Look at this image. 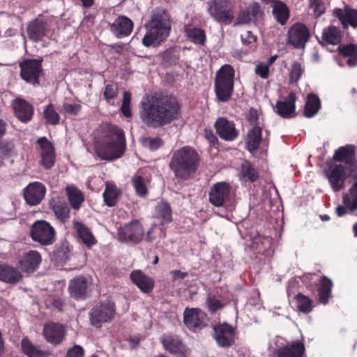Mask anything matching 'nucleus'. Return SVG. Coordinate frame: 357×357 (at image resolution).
I'll return each instance as SVG.
<instances>
[{
    "label": "nucleus",
    "mask_w": 357,
    "mask_h": 357,
    "mask_svg": "<svg viewBox=\"0 0 357 357\" xmlns=\"http://www.w3.org/2000/svg\"><path fill=\"white\" fill-rule=\"evenodd\" d=\"M179 116L180 105L174 96H146L141 102L140 118L149 127L155 128L167 125Z\"/></svg>",
    "instance_id": "f257e3e1"
},
{
    "label": "nucleus",
    "mask_w": 357,
    "mask_h": 357,
    "mask_svg": "<svg viewBox=\"0 0 357 357\" xmlns=\"http://www.w3.org/2000/svg\"><path fill=\"white\" fill-rule=\"evenodd\" d=\"M199 156L192 147L183 146L174 152L169 167L179 181L192 179L198 169Z\"/></svg>",
    "instance_id": "f03ea898"
},
{
    "label": "nucleus",
    "mask_w": 357,
    "mask_h": 357,
    "mask_svg": "<svg viewBox=\"0 0 357 357\" xmlns=\"http://www.w3.org/2000/svg\"><path fill=\"white\" fill-rule=\"evenodd\" d=\"M126 147L123 130L116 126H110L105 131L102 139L96 142L95 152L102 160H113L123 155Z\"/></svg>",
    "instance_id": "7ed1b4c3"
},
{
    "label": "nucleus",
    "mask_w": 357,
    "mask_h": 357,
    "mask_svg": "<svg viewBox=\"0 0 357 357\" xmlns=\"http://www.w3.org/2000/svg\"><path fill=\"white\" fill-rule=\"evenodd\" d=\"M147 31L142 39V43L146 47H150L160 43L165 40L171 29L170 17L164 10H156L151 16Z\"/></svg>",
    "instance_id": "20e7f679"
},
{
    "label": "nucleus",
    "mask_w": 357,
    "mask_h": 357,
    "mask_svg": "<svg viewBox=\"0 0 357 357\" xmlns=\"http://www.w3.org/2000/svg\"><path fill=\"white\" fill-rule=\"evenodd\" d=\"M234 70L229 64L222 66L216 73L214 88L216 98L218 101H229L234 92Z\"/></svg>",
    "instance_id": "39448f33"
},
{
    "label": "nucleus",
    "mask_w": 357,
    "mask_h": 357,
    "mask_svg": "<svg viewBox=\"0 0 357 357\" xmlns=\"http://www.w3.org/2000/svg\"><path fill=\"white\" fill-rule=\"evenodd\" d=\"M207 10L218 22L230 24L234 20V6L231 0H210Z\"/></svg>",
    "instance_id": "423d86ee"
},
{
    "label": "nucleus",
    "mask_w": 357,
    "mask_h": 357,
    "mask_svg": "<svg viewBox=\"0 0 357 357\" xmlns=\"http://www.w3.org/2000/svg\"><path fill=\"white\" fill-rule=\"evenodd\" d=\"M31 236L33 241L43 245H50L54 243L55 230L45 220H37L31 227Z\"/></svg>",
    "instance_id": "0eeeda50"
},
{
    "label": "nucleus",
    "mask_w": 357,
    "mask_h": 357,
    "mask_svg": "<svg viewBox=\"0 0 357 357\" xmlns=\"http://www.w3.org/2000/svg\"><path fill=\"white\" fill-rule=\"evenodd\" d=\"M117 235L121 242L138 243L142 240L144 231L139 221L135 219L121 227Z\"/></svg>",
    "instance_id": "6e6552de"
},
{
    "label": "nucleus",
    "mask_w": 357,
    "mask_h": 357,
    "mask_svg": "<svg viewBox=\"0 0 357 357\" xmlns=\"http://www.w3.org/2000/svg\"><path fill=\"white\" fill-rule=\"evenodd\" d=\"M42 59H25L20 63V76L32 85L39 84V77L43 71Z\"/></svg>",
    "instance_id": "1a4fd4ad"
},
{
    "label": "nucleus",
    "mask_w": 357,
    "mask_h": 357,
    "mask_svg": "<svg viewBox=\"0 0 357 357\" xmlns=\"http://www.w3.org/2000/svg\"><path fill=\"white\" fill-rule=\"evenodd\" d=\"M213 337L220 347L228 348L235 342L236 328L227 322L213 326Z\"/></svg>",
    "instance_id": "9d476101"
},
{
    "label": "nucleus",
    "mask_w": 357,
    "mask_h": 357,
    "mask_svg": "<svg viewBox=\"0 0 357 357\" xmlns=\"http://www.w3.org/2000/svg\"><path fill=\"white\" fill-rule=\"evenodd\" d=\"M50 31V26L42 15L30 21L26 26V33L30 40L42 41Z\"/></svg>",
    "instance_id": "9b49d317"
},
{
    "label": "nucleus",
    "mask_w": 357,
    "mask_h": 357,
    "mask_svg": "<svg viewBox=\"0 0 357 357\" xmlns=\"http://www.w3.org/2000/svg\"><path fill=\"white\" fill-rule=\"evenodd\" d=\"M114 312L113 303H107L96 305L91 309L89 313L91 324L100 328L102 323L107 322L114 317Z\"/></svg>",
    "instance_id": "f8f14e48"
},
{
    "label": "nucleus",
    "mask_w": 357,
    "mask_h": 357,
    "mask_svg": "<svg viewBox=\"0 0 357 357\" xmlns=\"http://www.w3.org/2000/svg\"><path fill=\"white\" fill-rule=\"evenodd\" d=\"M346 168L341 164H331L326 170V176L334 192H339L346 181Z\"/></svg>",
    "instance_id": "ddd939ff"
},
{
    "label": "nucleus",
    "mask_w": 357,
    "mask_h": 357,
    "mask_svg": "<svg viewBox=\"0 0 357 357\" xmlns=\"http://www.w3.org/2000/svg\"><path fill=\"white\" fill-rule=\"evenodd\" d=\"M310 36L308 28L303 23L294 24L288 31V42L296 48L304 47Z\"/></svg>",
    "instance_id": "4468645a"
},
{
    "label": "nucleus",
    "mask_w": 357,
    "mask_h": 357,
    "mask_svg": "<svg viewBox=\"0 0 357 357\" xmlns=\"http://www.w3.org/2000/svg\"><path fill=\"white\" fill-rule=\"evenodd\" d=\"M46 187L38 181L31 182L24 189V199L29 206H37L44 199Z\"/></svg>",
    "instance_id": "2eb2a0df"
},
{
    "label": "nucleus",
    "mask_w": 357,
    "mask_h": 357,
    "mask_svg": "<svg viewBox=\"0 0 357 357\" xmlns=\"http://www.w3.org/2000/svg\"><path fill=\"white\" fill-rule=\"evenodd\" d=\"M214 127L218 136L225 141H234L239 135V131L236 128L234 122L225 117L218 118Z\"/></svg>",
    "instance_id": "dca6fc26"
},
{
    "label": "nucleus",
    "mask_w": 357,
    "mask_h": 357,
    "mask_svg": "<svg viewBox=\"0 0 357 357\" xmlns=\"http://www.w3.org/2000/svg\"><path fill=\"white\" fill-rule=\"evenodd\" d=\"M38 152L40 156V164L45 169H50L55 162L54 149L51 142L45 137L37 139Z\"/></svg>",
    "instance_id": "f3484780"
},
{
    "label": "nucleus",
    "mask_w": 357,
    "mask_h": 357,
    "mask_svg": "<svg viewBox=\"0 0 357 357\" xmlns=\"http://www.w3.org/2000/svg\"><path fill=\"white\" fill-rule=\"evenodd\" d=\"M43 334L47 342L58 345L65 339L66 332L62 324L50 322L44 324Z\"/></svg>",
    "instance_id": "a211bd4d"
},
{
    "label": "nucleus",
    "mask_w": 357,
    "mask_h": 357,
    "mask_svg": "<svg viewBox=\"0 0 357 357\" xmlns=\"http://www.w3.org/2000/svg\"><path fill=\"white\" fill-rule=\"evenodd\" d=\"M296 96L294 92H291L283 100L277 101L275 112L283 119H289L296 116Z\"/></svg>",
    "instance_id": "6ab92c4d"
},
{
    "label": "nucleus",
    "mask_w": 357,
    "mask_h": 357,
    "mask_svg": "<svg viewBox=\"0 0 357 357\" xmlns=\"http://www.w3.org/2000/svg\"><path fill=\"white\" fill-rule=\"evenodd\" d=\"M230 185L226 182H220L214 184L209 192L210 202L218 207L223 206L230 195Z\"/></svg>",
    "instance_id": "aec40b11"
},
{
    "label": "nucleus",
    "mask_w": 357,
    "mask_h": 357,
    "mask_svg": "<svg viewBox=\"0 0 357 357\" xmlns=\"http://www.w3.org/2000/svg\"><path fill=\"white\" fill-rule=\"evenodd\" d=\"M41 261L42 257L38 251L30 250L22 256L17 264L22 271L30 274L39 267Z\"/></svg>",
    "instance_id": "412c9836"
},
{
    "label": "nucleus",
    "mask_w": 357,
    "mask_h": 357,
    "mask_svg": "<svg viewBox=\"0 0 357 357\" xmlns=\"http://www.w3.org/2000/svg\"><path fill=\"white\" fill-rule=\"evenodd\" d=\"M109 26L111 32L117 38H123L132 32L133 22L128 17L120 15Z\"/></svg>",
    "instance_id": "4be33fe9"
},
{
    "label": "nucleus",
    "mask_w": 357,
    "mask_h": 357,
    "mask_svg": "<svg viewBox=\"0 0 357 357\" xmlns=\"http://www.w3.org/2000/svg\"><path fill=\"white\" fill-rule=\"evenodd\" d=\"M333 15L338 18L344 29L349 26L357 27V10L349 6H345L344 9L337 8L333 10Z\"/></svg>",
    "instance_id": "5701e85b"
},
{
    "label": "nucleus",
    "mask_w": 357,
    "mask_h": 357,
    "mask_svg": "<svg viewBox=\"0 0 357 357\" xmlns=\"http://www.w3.org/2000/svg\"><path fill=\"white\" fill-rule=\"evenodd\" d=\"M13 109L15 116L22 123L30 121L33 116V106L25 100L17 98L13 102Z\"/></svg>",
    "instance_id": "b1692460"
},
{
    "label": "nucleus",
    "mask_w": 357,
    "mask_h": 357,
    "mask_svg": "<svg viewBox=\"0 0 357 357\" xmlns=\"http://www.w3.org/2000/svg\"><path fill=\"white\" fill-rule=\"evenodd\" d=\"M130 278L132 282L143 293H150L154 287V280L152 278L146 275L142 271L135 270L131 272Z\"/></svg>",
    "instance_id": "393cba45"
},
{
    "label": "nucleus",
    "mask_w": 357,
    "mask_h": 357,
    "mask_svg": "<svg viewBox=\"0 0 357 357\" xmlns=\"http://www.w3.org/2000/svg\"><path fill=\"white\" fill-rule=\"evenodd\" d=\"M23 275L17 268L8 265L0 264V280L15 284L22 280Z\"/></svg>",
    "instance_id": "a878e982"
},
{
    "label": "nucleus",
    "mask_w": 357,
    "mask_h": 357,
    "mask_svg": "<svg viewBox=\"0 0 357 357\" xmlns=\"http://www.w3.org/2000/svg\"><path fill=\"white\" fill-rule=\"evenodd\" d=\"M49 206L56 217L61 222H66L69 218L70 208L64 200L59 197L52 198L49 201Z\"/></svg>",
    "instance_id": "bb28decb"
},
{
    "label": "nucleus",
    "mask_w": 357,
    "mask_h": 357,
    "mask_svg": "<svg viewBox=\"0 0 357 357\" xmlns=\"http://www.w3.org/2000/svg\"><path fill=\"white\" fill-rule=\"evenodd\" d=\"M73 228L79 238L87 248H91L97 243V240L91 230L82 222L78 221L75 222Z\"/></svg>",
    "instance_id": "cd10ccee"
},
{
    "label": "nucleus",
    "mask_w": 357,
    "mask_h": 357,
    "mask_svg": "<svg viewBox=\"0 0 357 357\" xmlns=\"http://www.w3.org/2000/svg\"><path fill=\"white\" fill-rule=\"evenodd\" d=\"M356 147L351 144H347L340 147L335 151L333 160L336 162H344L349 165L355 160Z\"/></svg>",
    "instance_id": "c85d7f7f"
},
{
    "label": "nucleus",
    "mask_w": 357,
    "mask_h": 357,
    "mask_svg": "<svg viewBox=\"0 0 357 357\" xmlns=\"http://www.w3.org/2000/svg\"><path fill=\"white\" fill-rule=\"evenodd\" d=\"M304 353L303 343L297 341L280 349L277 352V357H303Z\"/></svg>",
    "instance_id": "c756f323"
},
{
    "label": "nucleus",
    "mask_w": 357,
    "mask_h": 357,
    "mask_svg": "<svg viewBox=\"0 0 357 357\" xmlns=\"http://www.w3.org/2000/svg\"><path fill=\"white\" fill-rule=\"evenodd\" d=\"M333 286L332 280L328 277L323 275L321 278L317 289L319 302L320 303L326 305L328 303L329 298L331 296Z\"/></svg>",
    "instance_id": "7c9ffc66"
},
{
    "label": "nucleus",
    "mask_w": 357,
    "mask_h": 357,
    "mask_svg": "<svg viewBox=\"0 0 357 357\" xmlns=\"http://www.w3.org/2000/svg\"><path fill=\"white\" fill-rule=\"evenodd\" d=\"M199 308L186 307L183 312V321L185 325L190 330L195 331L199 328L201 321L199 319Z\"/></svg>",
    "instance_id": "2f4dec72"
},
{
    "label": "nucleus",
    "mask_w": 357,
    "mask_h": 357,
    "mask_svg": "<svg viewBox=\"0 0 357 357\" xmlns=\"http://www.w3.org/2000/svg\"><path fill=\"white\" fill-rule=\"evenodd\" d=\"M87 289V280L85 278L79 276L70 280L68 289L71 296L80 298L86 293Z\"/></svg>",
    "instance_id": "473e14b6"
},
{
    "label": "nucleus",
    "mask_w": 357,
    "mask_h": 357,
    "mask_svg": "<svg viewBox=\"0 0 357 357\" xmlns=\"http://www.w3.org/2000/svg\"><path fill=\"white\" fill-rule=\"evenodd\" d=\"M341 30L333 25L325 28L322 32L321 39L324 44L337 45L342 40Z\"/></svg>",
    "instance_id": "72a5a7b5"
},
{
    "label": "nucleus",
    "mask_w": 357,
    "mask_h": 357,
    "mask_svg": "<svg viewBox=\"0 0 357 357\" xmlns=\"http://www.w3.org/2000/svg\"><path fill=\"white\" fill-rule=\"evenodd\" d=\"M68 200L71 207L75 210L79 209L82 204L84 201V195L82 192L77 187L73 185L66 187Z\"/></svg>",
    "instance_id": "f704fd0d"
},
{
    "label": "nucleus",
    "mask_w": 357,
    "mask_h": 357,
    "mask_svg": "<svg viewBox=\"0 0 357 357\" xmlns=\"http://www.w3.org/2000/svg\"><path fill=\"white\" fill-rule=\"evenodd\" d=\"M261 132L262 130L261 127L258 126L252 127L248 131L246 144L247 149L250 153H252L259 149L261 142Z\"/></svg>",
    "instance_id": "c9c22d12"
},
{
    "label": "nucleus",
    "mask_w": 357,
    "mask_h": 357,
    "mask_svg": "<svg viewBox=\"0 0 357 357\" xmlns=\"http://www.w3.org/2000/svg\"><path fill=\"white\" fill-rule=\"evenodd\" d=\"M321 108V102L319 97L314 93H310L307 96L305 104L304 116L307 118L314 116Z\"/></svg>",
    "instance_id": "e433bc0d"
},
{
    "label": "nucleus",
    "mask_w": 357,
    "mask_h": 357,
    "mask_svg": "<svg viewBox=\"0 0 357 357\" xmlns=\"http://www.w3.org/2000/svg\"><path fill=\"white\" fill-rule=\"evenodd\" d=\"M21 347L22 352L28 357H47L48 356V352L41 350L27 337L22 340Z\"/></svg>",
    "instance_id": "4c0bfd02"
},
{
    "label": "nucleus",
    "mask_w": 357,
    "mask_h": 357,
    "mask_svg": "<svg viewBox=\"0 0 357 357\" xmlns=\"http://www.w3.org/2000/svg\"><path fill=\"white\" fill-rule=\"evenodd\" d=\"M273 15L279 24L284 25L289 17V10L284 3L275 1L273 5Z\"/></svg>",
    "instance_id": "58836bf2"
},
{
    "label": "nucleus",
    "mask_w": 357,
    "mask_h": 357,
    "mask_svg": "<svg viewBox=\"0 0 357 357\" xmlns=\"http://www.w3.org/2000/svg\"><path fill=\"white\" fill-rule=\"evenodd\" d=\"M120 195V191L116 185L111 182H106L105 189L103 192V198L105 204L109 206H113L116 204L118 197Z\"/></svg>",
    "instance_id": "ea45409f"
},
{
    "label": "nucleus",
    "mask_w": 357,
    "mask_h": 357,
    "mask_svg": "<svg viewBox=\"0 0 357 357\" xmlns=\"http://www.w3.org/2000/svg\"><path fill=\"white\" fill-rule=\"evenodd\" d=\"M241 176L245 181L255 182L259 177L258 170L248 160H245L241 165Z\"/></svg>",
    "instance_id": "a19ab883"
},
{
    "label": "nucleus",
    "mask_w": 357,
    "mask_h": 357,
    "mask_svg": "<svg viewBox=\"0 0 357 357\" xmlns=\"http://www.w3.org/2000/svg\"><path fill=\"white\" fill-rule=\"evenodd\" d=\"M161 343L163 345L165 350L171 354H180L183 351V345L181 340L173 335H167L162 338Z\"/></svg>",
    "instance_id": "79ce46f5"
},
{
    "label": "nucleus",
    "mask_w": 357,
    "mask_h": 357,
    "mask_svg": "<svg viewBox=\"0 0 357 357\" xmlns=\"http://www.w3.org/2000/svg\"><path fill=\"white\" fill-rule=\"evenodd\" d=\"M294 301L297 310L301 312L308 314L314 308L312 300L301 293L295 296Z\"/></svg>",
    "instance_id": "37998d69"
},
{
    "label": "nucleus",
    "mask_w": 357,
    "mask_h": 357,
    "mask_svg": "<svg viewBox=\"0 0 357 357\" xmlns=\"http://www.w3.org/2000/svg\"><path fill=\"white\" fill-rule=\"evenodd\" d=\"M342 201L351 212L357 209V182L352 185L348 193L343 195Z\"/></svg>",
    "instance_id": "c03bdc74"
},
{
    "label": "nucleus",
    "mask_w": 357,
    "mask_h": 357,
    "mask_svg": "<svg viewBox=\"0 0 357 357\" xmlns=\"http://www.w3.org/2000/svg\"><path fill=\"white\" fill-rule=\"evenodd\" d=\"M155 215L161 220L162 224L169 223L172 221V210L169 204L166 202H160L155 206Z\"/></svg>",
    "instance_id": "a18cd8bd"
},
{
    "label": "nucleus",
    "mask_w": 357,
    "mask_h": 357,
    "mask_svg": "<svg viewBox=\"0 0 357 357\" xmlns=\"http://www.w3.org/2000/svg\"><path fill=\"white\" fill-rule=\"evenodd\" d=\"M43 114L44 118L48 124L56 125L59 123L60 116L59 114L56 112L52 104H49L47 106H46Z\"/></svg>",
    "instance_id": "49530a36"
},
{
    "label": "nucleus",
    "mask_w": 357,
    "mask_h": 357,
    "mask_svg": "<svg viewBox=\"0 0 357 357\" xmlns=\"http://www.w3.org/2000/svg\"><path fill=\"white\" fill-rule=\"evenodd\" d=\"M132 185L137 195L144 197L147 195L148 189L144 178L139 175H135L132 179Z\"/></svg>",
    "instance_id": "de8ad7c7"
},
{
    "label": "nucleus",
    "mask_w": 357,
    "mask_h": 357,
    "mask_svg": "<svg viewBox=\"0 0 357 357\" xmlns=\"http://www.w3.org/2000/svg\"><path fill=\"white\" fill-rule=\"evenodd\" d=\"M304 73V69L302 68L301 63L295 61L292 66L289 75V83L297 82L302 77Z\"/></svg>",
    "instance_id": "09e8293b"
},
{
    "label": "nucleus",
    "mask_w": 357,
    "mask_h": 357,
    "mask_svg": "<svg viewBox=\"0 0 357 357\" xmlns=\"http://www.w3.org/2000/svg\"><path fill=\"white\" fill-rule=\"evenodd\" d=\"M206 307L211 314H215L224 307V304L215 296H208L206 301Z\"/></svg>",
    "instance_id": "8fccbe9b"
},
{
    "label": "nucleus",
    "mask_w": 357,
    "mask_h": 357,
    "mask_svg": "<svg viewBox=\"0 0 357 357\" xmlns=\"http://www.w3.org/2000/svg\"><path fill=\"white\" fill-rule=\"evenodd\" d=\"M241 43L250 49L256 47L257 37L251 31H246L241 35Z\"/></svg>",
    "instance_id": "3c124183"
},
{
    "label": "nucleus",
    "mask_w": 357,
    "mask_h": 357,
    "mask_svg": "<svg viewBox=\"0 0 357 357\" xmlns=\"http://www.w3.org/2000/svg\"><path fill=\"white\" fill-rule=\"evenodd\" d=\"M185 34L188 38L197 44H201V29L194 28L192 25L185 26Z\"/></svg>",
    "instance_id": "603ef678"
},
{
    "label": "nucleus",
    "mask_w": 357,
    "mask_h": 357,
    "mask_svg": "<svg viewBox=\"0 0 357 357\" xmlns=\"http://www.w3.org/2000/svg\"><path fill=\"white\" fill-rule=\"evenodd\" d=\"M141 144L151 151H155L160 147L162 144L161 139L159 137H143L141 139Z\"/></svg>",
    "instance_id": "864d4df0"
},
{
    "label": "nucleus",
    "mask_w": 357,
    "mask_h": 357,
    "mask_svg": "<svg viewBox=\"0 0 357 357\" xmlns=\"http://www.w3.org/2000/svg\"><path fill=\"white\" fill-rule=\"evenodd\" d=\"M131 101V95L129 92L126 91L123 93V102L121 107V111L123 114L126 117H130L132 112L130 107Z\"/></svg>",
    "instance_id": "5fc2aeb1"
},
{
    "label": "nucleus",
    "mask_w": 357,
    "mask_h": 357,
    "mask_svg": "<svg viewBox=\"0 0 357 357\" xmlns=\"http://www.w3.org/2000/svg\"><path fill=\"white\" fill-rule=\"evenodd\" d=\"M339 52L342 56L349 57L357 54V49L355 45L349 44L347 45L340 47Z\"/></svg>",
    "instance_id": "6e6d98bb"
},
{
    "label": "nucleus",
    "mask_w": 357,
    "mask_h": 357,
    "mask_svg": "<svg viewBox=\"0 0 357 357\" xmlns=\"http://www.w3.org/2000/svg\"><path fill=\"white\" fill-rule=\"evenodd\" d=\"M310 7L313 9L314 15L318 17L325 12V8L321 0H310Z\"/></svg>",
    "instance_id": "4d7b16f0"
},
{
    "label": "nucleus",
    "mask_w": 357,
    "mask_h": 357,
    "mask_svg": "<svg viewBox=\"0 0 357 357\" xmlns=\"http://www.w3.org/2000/svg\"><path fill=\"white\" fill-rule=\"evenodd\" d=\"M84 350L82 347L75 344L67 351L64 357H83Z\"/></svg>",
    "instance_id": "13d9d810"
},
{
    "label": "nucleus",
    "mask_w": 357,
    "mask_h": 357,
    "mask_svg": "<svg viewBox=\"0 0 357 357\" xmlns=\"http://www.w3.org/2000/svg\"><path fill=\"white\" fill-rule=\"evenodd\" d=\"M14 149V145L10 142H0V154L1 157L8 156Z\"/></svg>",
    "instance_id": "bf43d9fd"
},
{
    "label": "nucleus",
    "mask_w": 357,
    "mask_h": 357,
    "mask_svg": "<svg viewBox=\"0 0 357 357\" xmlns=\"http://www.w3.org/2000/svg\"><path fill=\"white\" fill-rule=\"evenodd\" d=\"M255 71L262 79H267L269 76V68L262 63L256 66Z\"/></svg>",
    "instance_id": "052dcab7"
},
{
    "label": "nucleus",
    "mask_w": 357,
    "mask_h": 357,
    "mask_svg": "<svg viewBox=\"0 0 357 357\" xmlns=\"http://www.w3.org/2000/svg\"><path fill=\"white\" fill-rule=\"evenodd\" d=\"M250 14L253 19L257 20L262 15L261 6L258 3H254L248 8Z\"/></svg>",
    "instance_id": "680f3d73"
},
{
    "label": "nucleus",
    "mask_w": 357,
    "mask_h": 357,
    "mask_svg": "<svg viewBox=\"0 0 357 357\" xmlns=\"http://www.w3.org/2000/svg\"><path fill=\"white\" fill-rule=\"evenodd\" d=\"M81 105L79 104H70V103H64L63 105V110L69 114L75 115L79 113L81 110Z\"/></svg>",
    "instance_id": "e2e57ef3"
},
{
    "label": "nucleus",
    "mask_w": 357,
    "mask_h": 357,
    "mask_svg": "<svg viewBox=\"0 0 357 357\" xmlns=\"http://www.w3.org/2000/svg\"><path fill=\"white\" fill-rule=\"evenodd\" d=\"M117 92V89L115 86L112 84H107L105 86V91H104V98L109 100L112 98H113L116 95Z\"/></svg>",
    "instance_id": "0e129e2a"
},
{
    "label": "nucleus",
    "mask_w": 357,
    "mask_h": 357,
    "mask_svg": "<svg viewBox=\"0 0 357 357\" xmlns=\"http://www.w3.org/2000/svg\"><path fill=\"white\" fill-rule=\"evenodd\" d=\"M237 20L239 23L246 24L250 22L252 20V18L248 10L246 9L239 12Z\"/></svg>",
    "instance_id": "69168bd1"
},
{
    "label": "nucleus",
    "mask_w": 357,
    "mask_h": 357,
    "mask_svg": "<svg viewBox=\"0 0 357 357\" xmlns=\"http://www.w3.org/2000/svg\"><path fill=\"white\" fill-rule=\"evenodd\" d=\"M162 63L165 65H172L176 62V57L172 55V52L167 50L162 54Z\"/></svg>",
    "instance_id": "338daca9"
},
{
    "label": "nucleus",
    "mask_w": 357,
    "mask_h": 357,
    "mask_svg": "<svg viewBox=\"0 0 357 357\" xmlns=\"http://www.w3.org/2000/svg\"><path fill=\"white\" fill-rule=\"evenodd\" d=\"M349 172L353 178L357 182V160H354L348 165Z\"/></svg>",
    "instance_id": "774afa93"
}]
</instances>
